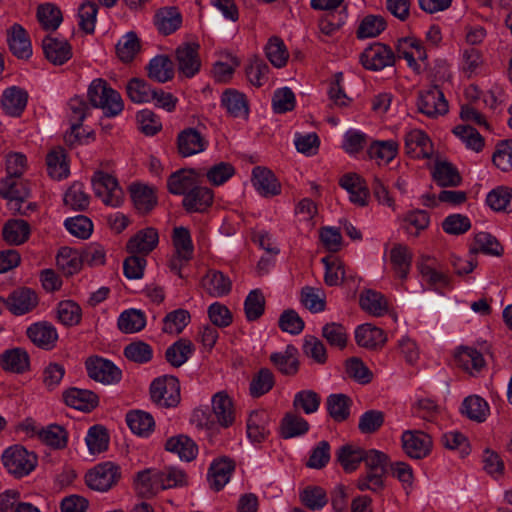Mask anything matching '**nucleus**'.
I'll return each mask as SVG.
<instances>
[{
  "instance_id": "1",
  "label": "nucleus",
  "mask_w": 512,
  "mask_h": 512,
  "mask_svg": "<svg viewBox=\"0 0 512 512\" xmlns=\"http://www.w3.org/2000/svg\"><path fill=\"white\" fill-rule=\"evenodd\" d=\"M362 462L365 464L366 473L358 478L357 488L360 491H381L384 488V477L389 465L388 455L376 449L365 450Z\"/></svg>"
},
{
  "instance_id": "2",
  "label": "nucleus",
  "mask_w": 512,
  "mask_h": 512,
  "mask_svg": "<svg viewBox=\"0 0 512 512\" xmlns=\"http://www.w3.org/2000/svg\"><path fill=\"white\" fill-rule=\"evenodd\" d=\"M88 97L94 107L101 108L108 117L118 115L124 107L120 94L103 79H95L89 86Z\"/></svg>"
},
{
  "instance_id": "3",
  "label": "nucleus",
  "mask_w": 512,
  "mask_h": 512,
  "mask_svg": "<svg viewBox=\"0 0 512 512\" xmlns=\"http://www.w3.org/2000/svg\"><path fill=\"white\" fill-rule=\"evenodd\" d=\"M151 400L158 406L175 407L180 402V383L175 376L165 375L153 380L150 385Z\"/></svg>"
},
{
  "instance_id": "4",
  "label": "nucleus",
  "mask_w": 512,
  "mask_h": 512,
  "mask_svg": "<svg viewBox=\"0 0 512 512\" xmlns=\"http://www.w3.org/2000/svg\"><path fill=\"white\" fill-rule=\"evenodd\" d=\"M2 461L9 473L16 477L28 475L37 464L34 453L28 452L24 447L15 445L8 448L2 455Z\"/></svg>"
},
{
  "instance_id": "5",
  "label": "nucleus",
  "mask_w": 512,
  "mask_h": 512,
  "mask_svg": "<svg viewBox=\"0 0 512 512\" xmlns=\"http://www.w3.org/2000/svg\"><path fill=\"white\" fill-rule=\"evenodd\" d=\"M120 478V467L113 462L98 464L89 470L85 476L88 487L99 492L110 490Z\"/></svg>"
},
{
  "instance_id": "6",
  "label": "nucleus",
  "mask_w": 512,
  "mask_h": 512,
  "mask_svg": "<svg viewBox=\"0 0 512 512\" xmlns=\"http://www.w3.org/2000/svg\"><path fill=\"white\" fill-rule=\"evenodd\" d=\"M91 181L96 196L100 197L106 205L117 207L121 204L123 191L115 177L108 173L97 171L94 173Z\"/></svg>"
},
{
  "instance_id": "7",
  "label": "nucleus",
  "mask_w": 512,
  "mask_h": 512,
  "mask_svg": "<svg viewBox=\"0 0 512 512\" xmlns=\"http://www.w3.org/2000/svg\"><path fill=\"white\" fill-rule=\"evenodd\" d=\"M360 61L364 68L379 71L394 65L395 54L388 45L376 42L362 52Z\"/></svg>"
},
{
  "instance_id": "8",
  "label": "nucleus",
  "mask_w": 512,
  "mask_h": 512,
  "mask_svg": "<svg viewBox=\"0 0 512 512\" xmlns=\"http://www.w3.org/2000/svg\"><path fill=\"white\" fill-rule=\"evenodd\" d=\"M88 376L104 384H115L121 380L122 372L111 361L95 356L86 360Z\"/></svg>"
},
{
  "instance_id": "9",
  "label": "nucleus",
  "mask_w": 512,
  "mask_h": 512,
  "mask_svg": "<svg viewBox=\"0 0 512 512\" xmlns=\"http://www.w3.org/2000/svg\"><path fill=\"white\" fill-rule=\"evenodd\" d=\"M199 48L197 43H183L178 46L175 56L179 74L191 78L199 72L201 67Z\"/></svg>"
},
{
  "instance_id": "10",
  "label": "nucleus",
  "mask_w": 512,
  "mask_h": 512,
  "mask_svg": "<svg viewBox=\"0 0 512 512\" xmlns=\"http://www.w3.org/2000/svg\"><path fill=\"white\" fill-rule=\"evenodd\" d=\"M418 109L430 118L445 115L448 112V102L443 92L434 86L419 93Z\"/></svg>"
},
{
  "instance_id": "11",
  "label": "nucleus",
  "mask_w": 512,
  "mask_h": 512,
  "mask_svg": "<svg viewBox=\"0 0 512 512\" xmlns=\"http://www.w3.org/2000/svg\"><path fill=\"white\" fill-rule=\"evenodd\" d=\"M402 446L409 457L421 459L429 454L432 440L422 431H405L402 435Z\"/></svg>"
},
{
  "instance_id": "12",
  "label": "nucleus",
  "mask_w": 512,
  "mask_h": 512,
  "mask_svg": "<svg viewBox=\"0 0 512 512\" xmlns=\"http://www.w3.org/2000/svg\"><path fill=\"white\" fill-rule=\"evenodd\" d=\"M45 58L53 65H63L72 57V47L67 40L47 35L42 40Z\"/></svg>"
},
{
  "instance_id": "13",
  "label": "nucleus",
  "mask_w": 512,
  "mask_h": 512,
  "mask_svg": "<svg viewBox=\"0 0 512 512\" xmlns=\"http://www.w3.org/2000/svg\"><path fill=\"white\" fill-rule=\"evenodd\" d=\"M158 242L159 235L157 230L147 227L139 230L128 240L126 249L130 254H138L145 257L157 247Z\"/></svg>"
},
{
  "instance_id": "14",
  "label": "nucleus",
  "mask_w": 512,
  "mask_h": 512,
  "mask_svg": "<svg viewBox=\"0 0 512 512\" xmlns=\"http://www.w3.org/2000/svg\"><path fill=\"white\" fill-rule=\"evenodd\" d=\"M38 305L37 294L27 287L14 290L7 298L6 308L14 315H23Z\"/></svg>"
},
{
  "instance_id": "15",
  "label": "nucleus",
  "mask_w": 512,
  "mask_h": 512,
  "mask_svg": "<svg viewBox=\"0 0 512 512\" xmlns=\"http://www.w3.org/2000/svg\"><path fill=\"white\" fill-rule=\"evenodd\" d=\"M208 142L199 131L186 128L177 136V148L182 157H189L203 152Z\"/></svg>"
},
{
  "instance_id": "16",
  "label": "nucleus",
  "mask_w": 512,
  "mask_h": 512,
  "mask_svg": "<svg viewBox=\"0 0 512 512\" xmlns=\"http://www.w3.org/2000/svg\"><path fill=\"white\" fill-rule=\"evenodd\" d=\"M252 183L260 195L273 197L281 192V185L274 173L266 168L257 166L252 171Z\"/></svg>"
},
{
  "instance_id": "17",
  "label": "nucleus",
  "mask_w": 512,
  "mask_h": 512,
  "mask_svg": "<svg viewBox=\"0 0 512 512\" xmlns=\"http://www.w3.org/2000/svg\"><path fill=\"white\" fill-rule=\"evenodd\" d=\"M27 336L37 347L50 350L55 347L58 333L55 327L48 322H37L27 329Z\"/></svg>"
},
{
  "instance_id": "18",
  "label": "nucleus",
  "mask_w": 512,
  "mask_h": 512,
  "mask_svg": "<svg viewBox=\"0 0 512 512\" xmlns=\"http://www.w3.org/2000/svg\"><path fill=\"white\" fill-rule=\"evenodd\" d=\"M9 49L18 59H28L32 55V46L28 33L20 25L15 23L7 34Z\"/></svg>"
},
{
  "instance_id": "19",
  "label": "nucleus",
  "mask_w": 512,
  "mask_h": 512,
  "mask_svg": "<svg viewBox=\"0 0 512 512\" xmlns=\"http://www.w3.org/2000/svg\"><path fill=\"white\" fill-rule=\"evenodd\" d=\"M213 191L204 186L195 185L183 198L182 205L187 212L206 211L213 203Z\"/></svg>"
},
{
  "instance_id": "20",
  "label": "nucleus",
  "mask_w": 512,
  "mask_h": 512,
  "mask_svg": "<svg viewBox=\"0 0 512 512\" xmlns=\"http://www.w3.org/2000/svg\"><path fill=\"white\" fill-rule=\"evenodd\" d=\"M339 185L350 194V201L360 207L368 204L369 191L365 181L355 173L345 174L341 177Z\"/></svg>"
},
{
  "instance_id": "21",
  "label": "nucleus",
  "mask_w": 512,
  "mask_h": 512,
  "mask_svg": "<svg viewBox=\"0 0 512 512\" xmlns=\"http://www.w3.org/2000/svg\"><path fill=\"white\" fill-rule=\"evenodd\" d=\"M405 151L413 158H430L432 144L425 132L414 129L405 135Z\"/></svg>"
},
{
  "instance_id": "22",
  "label": "nucleus",
  "mask_w": 512,
  "mask_h": 512,
  "mask_svg": "<svg viewBox=\"0 0 512 512\" xmlns=\"http://www.w3.org/2000/svg\"><path fill=\"white\" fill-rule=\"evenodd\" d=\"M269 359L275 368L285 376H294L299 371L298 350L293 345H287L283 352L272 353Z\"/></svg>"
},
{
  "instance_id": "23",
  "label": "nucleus",
  "mask_w": 512,
  "mask_h": 512,
  "mask_svg": "<svg viewBox=\"0 0 512 512\" xmlns=\"http://www.w3.org/2000/svg\"><path fill=\"white\" fill-rule=\"evenodd\" d=\"M28 100L25 90L12 86L4 90L1 105L3 110L10 116H20L24 111Z\"/></svg>"
},
{
  "instance_id": "24",
  "label": "nucleus",
  "mask_w": 512,
  "mask_h": 512,
  "mask_svg": "<svg viewBox=\"0 0 512 512\" xmlns=\"http://www.w3.org/2000/svg\"><path fill=\"white\" fill-rule=\"evenodd\" d=\"M355 340L361 347L367 349H378L386 343L387 338L381 328L366 323L360 325L356 329Z\"/></svg>"
},
{
  "instance_id": "25",
  "label": "nucleus",
  "mask_w": 512,
  "mask_h": 512,
  "mask_svg": "<svg viewBox=\"0 0 512 512\" xmlns=\"http://www.w3.org/2000/svg\"><path fill=\"white\" fill-rule=\"evenodd\" d=\"M212 410L222 427H229L235 421V410L231 398L225 392H218L212 398Z\"/></svg>"
},
{
  "instance_id": "26",
  "label": "nucleus",
  "mask_w": 512,
  "mask_h": 512,
  "mask_svg": "<svg viewBox=\"0 0 512 512\" xmlns=\"http://www.w3.org/2000/svg\"><path fill=\"white\" fill-rule=\"evenodd\" d=\"M234 468V462L228 458L213 461L208 473L210 487L215 491L221 490L228 483Z\"/></svg>"
},
{
  "instance_id": "27",
  "label": "nucleus",
  "mask_w": 512,
  "mask_h": 512,
  "mask_svg": "<svg viewBox=\"0 0 512 512\" xmlns=\"http://www.w3.org/2000/svg\"><path fill=\"white\" fill-rule=\"evenodd\" d=\"M63 397L68 406L82 411L89 412L98 405V396L90 390L70 388Z\"/></svg>"
},
{
  "instance_id": "28",
  "label": "nucleus",
  "mask_w": 512,
  "mask_h": 512,
  "mask_svg": "<svg viewBox=\"0 0 512 512\" xmlns=\"http://www.w3.org/2000/svg\"><path fill=\"white\" fill-rule=\"evenodd\" d=\"M135 488L142 497H152L162 490L160 470L146 469L137 473Z\"/></svg>"
},
{
  "instance_id": "29",
  "label": "nucleus",
  "mask_w": 512,
  "mask_h": 512,
  "mask_svg": "<svg viewBox=\"0 0 512 512\" xmlns=\"http://www.w3.org/2000/svg\"><path fill=\"white\" fill-rule=\"evenodd\" d=\"M0 366L6 371L24 373L30 366L29 355L22 348L6 350L0 356Z\"/></svg>"
},
{
  "instance_id": "30",
  "label": "nucleus",
  "mask_w": 512,
  "mask_h": 512,
  "mask_svg": "<svg viewBox=\"0 0 512 512\" xmlns=\"http://www.w3.org/2000/svg\"><path fill=\"white\" fill-rule=\"evenodd\" d=\"M29 195L30 190L27 184L19 178L6 177L0 182V196L7 199L10 206L15 202H25Z\"/></svg>"
},
{
  "instance_id": "31",
  "label": "nucleus",
  "mask_w": 512,
  "mask_h": 512,
  "mask_svg": "<svg viewBox=\"0 0 512 512\" xmlns=\"http://www.w3.org/2000/svg\"><path fill=\"white\" fill-rule=\"evenodd\" d=\"M203 289L213 297L227 295L232 283L228 277L217 270H209L201 281Z\"/></svg>"
},
{
  "instance_id": "32",
  "label": "nucleus",
  "mask_w": 512,
  "mask_h": 512,
  "mask_svg": "<svg viewBox=\"0 0 512 512\" xmlns=\"http://www.w3.org/2000/svg\"><path fill=\"white\" fill-rule=\"evenodd\" d=\"M30 233V225L23 219L8 220L2 230L3 239L10 245L25 243L29 239Z\"/></svg>"
},
{
  "instance_id": "33",
  "label": "nucleus",
  "mask_w": 512,
  "mask_h": 512,
  "mask_svg": "<svg viewBox=\"0 0 512 512\" xmlns=\"http://www.w3.org/2000/svg\"><path fill=\"white\" fill-rule=\"evenodd\" d=\"M135 208L142 214L150 212L157 204V197L152 187L133 184L129 188Z\"/></svg>"
},
{
  "instance_id": "34",
  "label": "nucleus",
  "mask_w": 512,
  "mask_h": 512,
  "mask_svg": "<svg viewBox=\"0 0 512 512\" xmlns=\"http://www.w3.org/2000/svg\"><path fill=\"white\" fill-rule=\"evenodd\" d=\"M154 23L160 33L169 35L180 28L182 16L176 7H165L157 11Z\"/></svg>"
},
{
  "instance_id": "35",
  "label": "nucleus",
  "mask_w": 512,
  "mask_h": 512,
  "mask_svg": "<svg viewBox=\"0 0 512 512\" xmlns=\"http://www.w3.org/2000/svg\"><path fill=\"white\" fill-rule=\"evenodd\" d=\"M165 448L167 451L177 454L180 459L187 462L195 459L198 453L196 443L185 435H178L169 438L166 441Z\"/></svg>"
},
{
  "instance_id": "36",
  "label": "nucleus",
  "mask_w": 512,
  "mask_h": 512,
  "mask_svg": "<svg viewBox=\"0 0 512 512\" xmlns=\"http://www.w3.org/2000/svg\"><path fill=\"white\" fill-rule=\"evenodd\" d=\"M457 365L463 370L473 374L485 366L483 353L472 347H460L455 355Z\"/></svg>"
},
{
  "instance_id": "37",
  "label": "nucleus",
  "mask_w": 512,
  "mask_h": 512,
  "mask_svg": "<svg viewBox=\"0 0 512 512\" xmlns=\"http://www.w3.org/2000/svg\"><path fill=\"white\" fill-rule=\"evenodd\" d=\"M359 304L364 311L377 317L384 315L389 309L384 295L371 289H366L360 294Z\"/></svg>"
},
{
  "instance_id": "38",
  "label": "nucleus",
  "mask_w": 512,
  "mask_h": 512,
  "mask_svg": "<svg viewBox=\"0 0 512 512\" xmlns=\"http://www.w3.org/2000/svg\"><path fill=\"white\" fill-rule=\"evenodd\" d=\"M147 70L149 78L159 83H165L174 76L173 63L166 55H159L150 60Z\"/></svg>"
},
{
  "instance_id": "39",
  "label": "nucleus",
  "mask_w": 512,
  "mask_h": 512,
  "mask_svg": "<svg viewBox=\"0 0 512 512\" xmlns=\"http://www.w3.org/2000/svg\"><path fill=\"white\" fill-rule=\"evenodd\" d=\"M433 178L441 187H457L462 182L457 168L446 161L435 163Z\"/></svg>"
},
{
  "instance_id": "40",
  "label": "nucleus",
  "mask_w": 512,
  "mask_h": 512,
  "mask_svg": "<svg viewBox=\"0 0 512 512\" xmlns=\"http://www.w3.org/2000/svg\"><path fill=\"white\" fill-rule=\"evenodd\" d=\"M461 413L472 421L483 422L489 415V406L480 396L471 395L464 399Z\"/></svg>"
},
{
  "instance_id": "41",
  "label": "nucleus",
  "mask_w": 512,
  "mask_h": 512,
  "mask_svg": "<svg viewBox=\"0 0 512 512\" xmlns=\"http://www.w3.org/2000/svg\"><path fill=\"white\" fill-rule=\"evenodd\" d=\"M194 351L192 342L188 339H179L171 346H169L165 352V359L173 367L182 366Z\"/></svg>"
},
{
  "instance_id": "42",
  "label": "nucleus",
  "mask_w": 512,
  "mask_h": 512,
  "mask_svg": "<svg viewBox=\"0 0 512 512\" xmlns=\"http://www.w3.org/2000/svg\"><path fill=\"white\" fill-rule=\"evenodd\" d=\"M196 185L193 170H180L172 173L167 181V188L175 195H186Z\"/></svg>"
},
{
  "instance_id": "43",
  "label": "nucleus",
  "mask_w": 512,
  "mask_h": 512,
  "mask_svg": "<svg viewBox=\"0 0 512 512\" xmlns=\"http://www.w3.org/2000/svg\"><path fill=\"white\" fill-rule=\"evenodd\" d=\"M222 105L233 117H246L248 115V103L244 94L228 89L221 98Z\"/></svg>"
},
{
  "instance_id": "44",
  "label": "nucleus",
  "mask_w": 512,
  "mask_h": 512,
  "mask_svg": "<svg viewBox=\"0 0 512 512\" xmlns=\"http://www.w3.org/2000/svg\"><path fill=\"white\" fill-rule=\"evenodd\" d=\"M309 423L301 416L286 413L280 424V435L290 439L305 434L309 430Z\"/></svg>"
},
{
  "instance_id": "45",
  "label": "nucleus",
  "mask_w": 512,
  "mask_h": 512,
  "mask_svg": "<svg viewBox=\"0 0 512 512\" xmlns=\"http://www.w3.org/2000/svg\"><path fill=\"white\" fill-rule=\"evenodd\" d=\"M129 99L134 103H148L156 95V88H152L144 79L132 78L126 85Z\"/></svg>"
},
{
  "instance_id": "46",
  "label": "nucleus",
  "mask_w": 512,
  "mask_h": 512,
  "mask_svg": "<svg viewBox=\"0 0 512 512\" xmlns=\"http://www.w3.org/2000/svg\"><path fill=\"white\" fill-rule=\"evenodd\" d=\"M390 260L397 276L405 279L409 273L412 254L409 248L402 244H396L390 251Z\"/></svg>"
},
{
  "instance_id": "47",
  "label": "nucleus",
  "mask_w": 512,
  "mask_h": 512,
  "mask_svg": "<svg viewBox=\"0 0 512 512\" xmlns=\"http://www.w3.org/2000/svg\"><path fill=\"white\" fill-rule=\"evenodd\" d=\"M47 171L54 179H62L69 174V167L66 161L65 150L61 147L51 150L47 157Z\"/></svg>"
},
{
  "instance_id": "48",
  "label": "nucleus",
  "mask_w": 512,
  "mask_h": 512,
  "mask_svg": "<svg viewBox=\"0 0 512 512\" xmlns=\"http://www.w3.org/2000/svg\"><path fill=\"white\" fill-rule=\"evenodd\" d=\"M351 399L345 394H331L326 400L327 411L336 422L345 421L350 414Z\"/></svg>"
},
{
  "instance_id": "49",
  "label": "nucleus",
  "mask_w": 512,
  "mask_h": 512,
  "mask_svg": "<svg viewBox=\"0 0 512 512\" xmlns=\"http://www.w3.org/2000/svg\"><path fill=\"white\" fill-rule=\"evenodd\" d=\"M275 384L274 374L268 368H261L251 379L249 392L253 398L268 393Z\"/></svg>"
},
{
  "instance_id": "50",
  "label": "nucleus",
  "mask_w": 512,
  "mask_h": 512,
  "mask_svg": "<svg viewBox=\"0 0 512 512\" xmlns=\"http://www.w3.org/2000/svg\"><path fill=\"white\" fill-rule=\"evenodd\" d=\"M479 252L500 256L503 253V248L491 234L480 232L475 235L473 245L470 248L471 254L476 255Z\"/></svg>"
},
{
  "instance_id": "51",
  "label": "nucleus",
  "mask_w": 512,
  "mask_h": 512,
  "mask_svg": "<svg viewBox=\"0 0 512 512\" xmlns=\"http://www.w3.org/2000/svg\"><path fill=\"white\" fill-rule=\"evenodd\" d=\"M364 451L359 447L344 445L337 451V460L346 472H352L363 461Z\"/></svg>"
},
{
  "instance_id": "52",
  "label": "nucleus",
  "mask_w": 512,
  "mask_h": 512,
  "mask_svg": "<svg viewBox=\"0 0 512 512\" xmlns=\"http://www.w3.org/2000/svg\"><path fill=\"white\" fill-rule=\"evenodd\" d=\"M126 422L131 431L137 435H147L155 425L153 417L146 412L131 411L126 416Z\"/></svg>"
},
{
  "instance_id": "53",
  "label": "nucleus",
  "mask_w": 512,
  "mask_h": 512,
  "mask_svg": "<svg viewBox=\"0 0 512 512\" xmlns=\"http://www.w3.org/2000/svg\"><path fill=\"white\" fill-rule=\"evenodd\" d=\"M146 325V318L142 311L136 309L126 310L118 319V327L124 333H135Z\"/></svg>"
},
{
  "instance_id": "54",
  "label": "nucleus",
  "mask_w": 512,
  "mask_h": 512,
  "mask_svg": "<svg viewBox=\"0 0 512 512\" xmlns=\"http://www.w3.org/2000/svg\"><path fill=\"white\" fill-rule=\"evenodd\" d=\"M37 19L45 30L55 31L60 26L63 17L57 6L47 3L38 7Z\"/></svg>"
},
{
  "instance_id": "55",
  "label": "nucleus",
  "mask_w": 512,
  "mask_h": 512,
  "mask_svg": "<svg viewBox=\"0 0 512 512\" xmlns=\"http://www.w3.org/2000/svg\"><path fill=\"white\" fill-rule=\"evenodd\" d=\"M57 319L65 326H75L82 317L81 307L72 300L61 301L57 306Z\"/></svg>"
},
{
  "instance_id": "56",
  "label": "nucleus",
  "mask_w": 512,
  "mask_h": 512,
  "mask_svg": "<svg viewBox=\"0 0 512 512\" xmlns=\"http://www.w3.org/2000/svg\"><path fill=\"white\" fill-rule=\"evenodd\" d=\"M265 52L271 64L277 68L284 67L289 58L286 46L283 40L279 37H272L269 39L265 47Z\"/></svg>"
},
{
  "instance_id": "57",
  "label": "nucleus",
  "mask_w": 512,
  "mask_h": 512,
  "mask_svg": "<svg viewBox=\"0 0 512 512\" xmlns=\"http://www.w3.org/2000/svg\"><path fill=\"white\" fill-rule=\"evenodd\" d=\"M486 202L495 211L512 212V189L498 187L488 193Z\"/></svg>"
},
{
  "instance_id": "58",
  "label": "nucleus",
  "mask_w": 512,
  "mask_h": 512,
  "mask_svg": "<svg viewBox=\"0 0 512 512\" xmlns=\"http://www.w3.org/2000/svg\"><path fill=\"white\" fill-rule=\"evenodd\" d=\"M56 262L63 273L68 276L77 273L82 267L80 255L67 247L61 248L57 255Z\"/></svg>"
},
{
  "instance_id": "59",
  "label": "nucleus",
  "mask_w": 512,
  "mask_h": 512,
  "mask_svg": "<svg viewBox=\"0 0 512 512\" xmlns=\"http://www.w3.org/2000/svg\"><path fill=\"white\" fill-rule=\"evenodd\" d=\"M265 310V297L261 290L255 289L249 292L244 302L245 316L248 321L258 320Z\"/></svg>"
},
{
  "instance_id": "60",
  "label": "nucleus",
  "mask_w": 512,
  "mask_h": 512,
  "mask_svg": "<svg viewBox=\"0 0 512 512\" xmlns=\"http://www.w3.org/2000/svg\"><path fill=\"white\" fill-rule=\"evenodd\" d=\"M398 145L394 141H382L373 143L368 154L370 158L376 159L378 164H388L397 154Z\"/></svg>"
},
{
  "instance_id": "61",
  "label": "nucleus",
  "mask_w": 512,
  "mask_h": 512,
  "mask_svg": "<svg viewBox=\"0 0 512 512\" xmlns=\"http://www.w3.org/2000/svg\"><path fill=\"white\" fill-rule=\"evenodd\" d=\"M86 443L92 454L105 451L109 444L107 429L101 425L92 426L86 436Z\"/></svg>"
},
{
  "instance_id": "62",
  "label": "nucleus",
  "mask_w": 512,
  "mask_h": 512,
  "mask_svg": "<svg viewBox=\"0 0 512 512\" xmlns=\"http://www.w3.org/2000/svg\"><path fill=\"white\" fill-rule=\"evenodd\" d=\"M65 205L76 211H84L89 206V196L85 193L83 184L73 183L64 196Z\"/></svg>"
},
{
  "instance_id": "63",
  "label": "nucleus",
  "mask_w": 512,
  "mask_h": 512,
  "mask_svg": "<svg viewBox=\"0 0 512 512\" xmlns=\"http://www.w3.org/2000/svg\"><path fill=\"white\" fill-rule=\"evenodd\" d=\"M140 50V41L134 32L127 33L116 45L118 57L123 62H130Z\"/></svg>"
},
{
  "instance_id": "64",
  "label": "nucleus",
  "mask_w": 512,
  "mask_h": 512,
  "mask_svg": "<svg viewBox=\"0 0 512 512\" xmlns=\"http://www.w3.org/2000/svg\"><path fill=\"white\" fill-rule=\"evenodd\" d=\"M492 161L500 170H512V140H504L497 144Z\"/></svg>"
}]
</instances>
